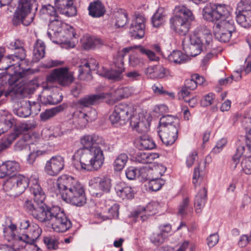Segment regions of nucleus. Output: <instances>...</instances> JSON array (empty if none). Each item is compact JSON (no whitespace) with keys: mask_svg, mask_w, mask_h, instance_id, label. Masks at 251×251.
<instances>
[{"mask_svg":"<svg viewBox=\"0 0 251 251\" xmlns=\"http://www.w3.org/2000/svg\"><path fill=\"white\" fill-rule=\"evenodd\" d=\"M251 12V0H241L238 3L236 12Z\"/></svg>","mask_w":251,"mask_h":251,"instance_id":"obj_58","label":"nucleus"},{"mask_svg":"<svg viewBox=\"0 0 251 251\" xmlns=\"http://www.w3.org/2000/svg\"><path fill=\"white\" fill-rule=\"evenodd\" d=\"M203 178V173L200 170V164L196 167L194 171L193 176V183L196 186L197 184H199L202 181Z\"/></svg>","mask_w":251,"mask_h":251,"instance_id":"obj_61","label":"nucleus"},{"mask_svg":"<svg viewBox=\"0 0 251 251\" xmlns=\"http://www.w3.org/2000/svg\"><path fill=\"white\" fill-rule=\"evenodd\" d=\"M130 125L132 127L139 133H145L149 130L150 122L143 115L139 118H131Z\"/></svg>","mask_w":251,"mask_h":251,"instance_id":"obj_26","label":"nucleus"},{"mask_svg":"<svg viewBox=\"0 0 251 251\" xmlns=\"http://www.w3.org/2000/svg\"><path fill=\"white\" fill-rule=\"evenodd\" d=\"M13 247L14 250H18L19 251H37L38 250V248L34 244V242H17L13 243Z\"/></svg>","mask_w":251,"mask_h":251,"instance_id":"obj_38","label":"nucleus"},{"mask_svg":"<svg viewBox=\"0 0 251 251\" xmlns=\"http://www.w3.org/2000/svg\"><path fill=\"white\" fill-rule=\"evenodd\" d=\"M235 14L238 24L245 28L251 26V12H235Z\"/></svg>","mask_w":251,"mask_h":251,"instance_id":"obj_32","label":"nucleus"},{"mask_svg":"<svg viewBox=\"0 0 251 251\" xmlns=\"http://www.w3.org/2000/svg\"><path fill=\"white\" fill-rule=\"evenodd\" d=\"M42 233V229L39 226L35 224L32 223L29 228L26 234L22 235L21 237H18L20 242L32 243L35 241L40 237Z\"/></svg>","mask_w":251,"mask_h":251,"instance_id":"obj_22","label":"nucleus"},{"mask_svg":"<svg viewBox=\"0 0 251 251\" xmlns=\"http://www.w3.org/2000/svg\"><path fill=\"white\" fill-rule=\"evenodd\" d=\"M165 14L162 9H158L152 18V23L153 26L158 27L161 25L164 22Z\"/></svg>","mask_w":251,"mask_h":251,"instance_id":"obj_46","label":"nucleus"},{"mask_svg":"<svg viewBox=\"0 0 251 251\" xmlns=\"http://www.w3.org/2000/svg\"><path fill=\"white\" fill-rule=\"evenodd\" d=\"M207 198V190L205 187L200 189L196 195L194 206L197 213H200L204 207Z\"/></svg>","mask_w":251,"mask_h":251,"instance_id":"obj_28","label":"nucleus"},{"mask_svg":"<svg viewBox=\"0 0 251 251\" xmlns=\"http://www.w3.org/2000/svg\"><path fill=\"white\" fill-rule=\"evenodd\" d=\"M46 153V151L33 149L30 151L27 157L26 161L27 163L30 165H33L38 157L42 156Z\"/></svg>","mask_w":251,"mask_h":251,"instance_id":"obj_54","label":"nucleus"},{"mask_svg":"<svg viewBox=\"0 0 251 251\" xmlns=\"http://www.w3.org/2000/svg\"><path fill=\"white\" fill-rule=\"evenodd\" d=\"M90 192L94 197H100L102 192H109L111 188V180L108 177H94L90 181Z\"/></svg>","mask_w":251,"mask_h":251,"instance_id":"obj_12","label":"nucleus"},{"mask_svg":"<svg viewBox=\"0 0 251 251\" xmlns=\"http://www.w3.org/2000/svg\"><path fill=\"white\" fill-rule=\"evenodd\" d=\"M40 13L44 15L45 18H47V16L50 17V18L51 19L58 17L55 7L50 4L43 6L40 10Z\"/></svg>","mask_w":251,"mask_h":251,"instance_id":"obj_45","label":"nucleus"},{"mask_svg":"<svg viewBox=\"0 0 251 251\" xmlns=\"http://www.w3.org/2000/svg\"><path fill=\"white\" fill-rule=\"evenodd\" d=\"M242 159L241 166L243 171L246 174H251V155L250 156H245L242 155L239 158V161Z\"/></svg>","mask_w":251,"mask_h":251,"instance_id":"obj_50","label":"nucleus"},{"mask_svg":"<svg viewBox=\"0 0 251 251\" xmlns=\"http://www.w3.org/2000/svg\"><path fill=\"white\" fill-rule=\"evenodd\" d=\"M63 110V107L62 105L58 106L52 109L46 110L44 112L41 113L40 118L42 121H46Z\"/></svg>","mask_w":251,"mask_h":251,"instance_id":"obj_44","label":"nucleus"},{"mask_svg":"<svg viewBox=\"0 0 251 251\" xmlns=\"http://www.w3.org/2000/svg\"><path fill=\"white\" fill-rule=\"evenodd\" d=\"M116 67H117V69H112L111 70H108L105 68H102L101 71L100 72V75L114 81L120 80L123 78L122 73L125 71L123 61L122 60L121 63L119 66H117V65H116Z\"/></svg>","mask_w":251,"mask_h":251,"instance_id":"obj_24","label":"nucleus"},{"mask_svg":"<svg viewBox=\"0 0 251 251\" xmlns=\"http://www.w3.org/2000/svg\"><path fill=\"white\" fill-rule=\"evenodd\" d=\"M166 69L161 65L150 66L146 70V74L152 78H162L166 76Z\"/></svg>","mask_w":251,"mask_h":251,"instance_id":"obj_31","label":"nucleus"},{"mask_svg":"<svg viewBox=\"0 0 251 251\" xmlns=\"http://www.w3.org/2000/svg\"><path fill=\"white\" fill-rule=\"evenodd\" d=\"M88 9L89 15L94 18L100 17L105 12L103 4L99 0L91 2Z\"/></svg>","mask_w":251,"mask_h":251,"instance_id":"obj_27","label":"nucleus"},{"mask_svg":"<svg viewBox=\"0 0 251 251\" xmlns=\"http://www.w3.org/2000/svg\"><path fill=\"white\" fill-rule=\"evenodd\" d=\"M134 108L132 104L121 103L115 106L114 111L110 116L112 124L120 121L126 122L134 115Z\"/></svg>","mask_w":251,"mask_h":251,"instance_id":"obj_11","label":"nucleus"},{"mask_svg":"<svg viewBox=\"0 0 251 251\" xmlns=\"http://www.w3.org/2000/svg\"><path fill=\"white\" fill-rule=\"evenodd\" d=\"M41 223L57 232H64L72 227L71 222L58 206L49 208Z\"/></svg>","mask_w":251,"mask_h":251,"instance_id":"obj_5","label":"nucleus"},{"mask_svg":"<svg viewBox=\"0 0 251 251\" xmlns=\"http://www.w3.org/2000/svg\"><path fill=\"white\" fill-rule=\"evenodd\" d=\"M215 10H214V3H209L203 8L202 17L203 18L207 21L214 22L217 21V18L215 15Z\"/></svg>","mask_w":251,"mask_h":251,"instance_id":"obj_36","label":"nucleus"},{"mask_svg":"<svg viewBox=\"0 0 251 251\" xmlns=\"http://www.w3.org/2000/svg\"><path fill=\"white\" fill-rule=\"evenodd\" d=\"M11 176L20 193L22 194L29 185V180L25 176L20 174H14Z\"/></svg>","mask_w":251,"mask_h":251,"instance_id":"obj_34","label":"nucleus"},{"mask_svg":"<svg viewBox=\"0 0 251 251\" xmlns=\"http://www.w3.org/2000/svg\"><path fill=\"white\" fill-rule=\"evenodd\" d=\"M98 63L95 59L91 58L86 62L83 65L79 66V74L81 75L84 73V71L88 72L91 70H95L97 69Z\"/></svg>","mask_w":251,"mask_h":251,"instance_id":"obj_47","label":"nucleus"},{"mask_svg":"<svg viewBox=\"0 0 251 251\" xmlns=\"http://www.w3.org/2000/svg\"><path fill=\"white\" fill-rule=\"evenodd\" d=\"M246 145L239 146L236 151V153L233 156L232 160L235 164V167L239 163V158L242 155L245 156H251V128L247 132L246 134Z\"/></svg>","mask_w":251,"mask_h":251,"instance_id":"obj_19","label":"nucleus"},{"mask_svg":"<svg viewBox=\"0 0 251 251\" xmlns=\"http://www.w3.org/2000/svg\"><path fill=\"white\" fill-rule=\"evenodd\" d=\"M35 203L34 204L31 200H26L24 206L34 218L41 222L49 208L45 203Z\"/></svg>","mask_w":251,"mask_h":251,"instance_id":"obj_13","label":"nucleus"},{"mask_svg":"<svg viewBox=\"0 0 251 251\" xmlns=\"http://www.w3.org/2000/svg\"><path fill=\"white\" fill-rule=\"evenodd\" d=\"M152 89L153 92L157 94H166L169 96L170 97L174 98V93H169L164 91L163 87L159 84H154L152 87Z\"/></svg>","mask_w":251,"mask_h":251,"instance_id":"obj_64","label":"nucleus"},{"mask_svg":"<svg viewBox=\"0 0 251 251\" xmlns=\"http://www.w3.org/2000/svg\"><path fill=\"white\" fill-rule=\"evenodd\" d=\"M64 167V158L60 155H56L47 161L44 170L48 175L54 176L58 175Z\"/></svg>","mask_w":251,"mask_h":251,"instance_id":"obj_14","label":"nucleus"},{"mask_svg":"<svg viewBox=\"0 0 251 251\" xmlns=\"http://www.w3.org/2000/svg\"><path fill=\"white\" fill-rule=\"evenodd\" d=\"M115 93L120 98H125L129 97L132 94V90L128 87H120L116 90Z\"/></svg>","mask_w":251,"mask_h":251,"instance_id":"obj_62","label":"nucleus"},{"mask_svg":"<svg viewBox=\"0 0 251 251\" xmlns=\"http://www.w3.org/2000/svg\"><path fill=\"white\" fill-rule=\"evenodd\" d=\"M63 30L64 32L63 33L64 36L61 35L59 40L56 42L66 45L71 44L70 40L75 38L76 33L74 28L71 25L67 24Z\"/></svg>","mask_w":251,"mask_h":251,"instance_id":"obj_33","label":"nucleus"},{"mask_svg":"<svg viewBox=\"0 0 251 251\" xmlns=\"http://www.w3.org/2000/svg\"><path fill=\"white\" fill-rule=\"evenodd\" d=\"M140 150H151L155 148V144L153 140L148 136H143L139 141Z\"/></svg>","mask_w":251,"mask_h":251,"instance_id":"obj_41","label":"nucleus"},{"mask_svg":"<svg viewBox=\"0 0 251 251\" xmlns=\"http://www.w3.org/2000/svg\"><path fill=\"white\" fill-rule=\"evenodd\" d=\"M29 128L30 126L27 124H23L19 126L18 130L20 132H23L24 135L15 144V150L16 151H21L28 148H30L28 145L31 135L29 134L25 133V132L27 131Z\"/></svg>","mask_w":251,"mask_h":251,"instance_id":"obj_25","label":"nucleus"},{"mask_svg":"<svg viewBox=\"0 0 251 251\" xmlns=\"http://www.w3.org/2000/svg\"><path fill=\"white\" fill-rule=\"evenodd\" d=\"M82 42L83 46L86 50L94 49L102 44L100 39L90 36L84 37Z\"/></svg>","mask_w":251,"mask_h":251,"instance_id":"obj_37","label":"nucleus"},{"mask_svg":"<svg viewBox=\"0 0 251 251\" xmlns=\"http://www.w3.org/2000/svg\"><path fill=\"white\" fill-rule=\"evenodd\" d=\"M235 31L234 22L230 17L220 20L213 26L214 36L221 42L229 41L232 33Z\"/></svg>","mask_w":251,"mask_h":251,"instance_id":"obj_8","label":"nucleus"},{"mask_svg":"<svg viewBox=\"0 0 251 251\" xmlns=\"http://www.w3.org/2000/svg\"><path fill=\"white\" fill-rule=\"evenodd\" d=\"M31 0H19L12 19L13 24L15 25L21 24L25 26L29 25L34 19V14L31 13Z\"/></svg>","mask_w":251,"mask_h":251,"instance_id":"obj_6","label":"nucleus"},{"mask_svg":"<svg viewBox=\"0 0 251 251\" xmlns=\"http://www.w3.org/2000/svg\"><path fill=\"white\" fill-rule=\"evenodd\" d=\"M166 168L159 165L154 167V169H146L141 171L142 177L146 180H149V188L152 191L159 190L165 183V181L159 177L166 171Z\"/></svg>","mask_w":251,"mask_h":251,"instance_id":"obj_7","label":"nucleus"},{"mask_svg":"<svg viewBox=\"0 0 251 251\" xmlns=\"http://www.w3.org/2000/svg\"><path fill=\"white\" fill-rule=\"evenodd\" d=\"M116 22L115 26L116 28L123 27L127 23V14L125 12H117L115 15Z\"/></svg>","mask_w":251,"mask_h":251,"instance_id":"obj_52","label":"nucleus"},{"mask_svg":"<svg viewBox=\"0 0 251 251\" xmlns=\"http://www.w3.org/2000/svg\"><path fill=\"white\" fill-rule=\"evenodd\" d=\"M3 189L7 192H11L12 195H19L21 194L12 176H10L5 182L3 184Z\"/></svg>","mask_w":251,"mask_h":251,"instance_id":"obj_43","label":"nucleus"},{"mask_svg":"<svg viewBox=\"0 0 251 251\" xmlns=\"http://www.w3.org/2000/svg\"><path fill=\"white\" fill-rule=\"evenodd\" d=\"M29 191L33 196L35 202L44 203L46 195L39 184L38 179L31 176L29 180Z\"/></svg>","mask_w":251,"mask_h":251,"instance_id":"obj_17","label":"nucleus"},{"mask_svg":"<svg viewBox=\"0 0 251 251\" xmlns=\"http://www.w3.org/2000/svg\"><path fill=\"white\" fill-rule=\"evenodd\" d=\"M149 169V168L145 167L141 169L140 170H139L133 167H128L126 170V176L128 179H135L139 175L142 176L141 171L143 169Z\"/></svg>","mask_w":251,"mask_h":251,"instance_id":"obj_55","label":"nucleus"},{"mask_svg":"<svg viewBox=\"0 0 251 251\" xmlns=\"http://www.w3.org/2000/svg\"><path fill=\"white\" fill-rule=\"evenodd\" d=\"M46 46L44 43L38 39L35 42L33 49V59L38 61L45 56Z\"/></svg>","mask_w":251,"mask_h":251,"instance_id":"obj_35","label":"nucleus"},{"mask_svg":"<svg viewBox=\"0 0 251 251\" xmlns=\"http://www.w3.org/2000/svg\"><path fill=\"white\" fill-rule=\"evenodd\" d=\"M44 242L49 249L55 250L58 247L57 241L50 237H44Z\"/></svg>","mask_w":251,"mask_h":251,"instance_id":"obj_63","label":"nucleus"},{"mask_svg":"<svg viewBox=\"0 0 251 251\" xmlns=\"http://www.w3.org/2000/svg\"><path fill=\"white\" fill-rule=\"evenodd\" d=\"M8 48L11 50H18V52L15 53V54L7 55L3 60L4 63H10L5 66H0V68H6L11 65V61H16L18 66L16 68V72L20 74L19 71L21 69V66H26L27 62L25 59V50L23 48V43L19 40H13L10 42L8 45Z\"/></svg>","mask_w":251,"mask_h":251,"instance_id":"obj_9","label":"nucleus"},{"mask_svg":"<svg viewBox=\"0 0 251 251\" xmlns=\"http://www.w3.org/2000/svg\"><path fill=\"white\" fill-rule=\"evenodd\" d=\"M9 176H12L14 173L17 172L20 170V166L19 163L15 161H7L4 162Z\"/></svg>","mask_w":251,"mask_h":251,"instance_id":"obj_53","label":"nucleus"},{"mask_svg":"<svg viewBox=\"0 0 251 251\" xmlns=\"http://www.w3.org/2000/svg\"><path fill=\"white\" fill-rule=\"evenodd\" d=\"M111 96L110 93H101L87 95L79 99L75 103L76 110L73 114L72 121L74 125L77 128L82 129L85 127L89 121L88 116L80 109L97 104L103 99Z\"/></svg>","mask_w":251,"mask_h":251,"instance_id":"obj_4","label":"nucleus"},{"mask_svg":"<svg viewBox=\"0 0 251 251\" xmlns=\"http://www.w3.org/2000/svg\"><path fill=\"white\" fill-rule=\"evenodd\" d=\"M159 137L162 142L166 146L173 144L177 137V129L176 126H161L159 131Z\"/></svg>","mask_w":251,"mask_h":251,"instance_id":"obj_16","label":"nucleus"},{"mask_svg":"<svg viewBox=\"0 0 251 251\" xmlns=\"http://www.w3.org/2000/svg\"><path fill=\"white\" fill-rule=\"evenodd\" d=\"M39 84L36 80H31L20 88L19 92L21 93H31L38 87Z\"/></svg>","mask_w":251,"mask_h":251,"instance_id":"obj_48","label":"nucleus"},{"mask_svg":"<svg viewBox=\"0 0 251 251\" xmlns=\"http://www.w3.org/2000/svg\"><path fill=\"white\" fill-rule=\"evenodd\" d=\"M212 42L211 30L205 25H200L183 39L182 45L188 56H196L201 52L203 46H208Z\"/></svg>","mask_w":251,"mask_h":251,"instance_id":"obj_3","label":"nucleus"},{"mask_svg":"<svg viewBox=\"0 0 251 251\" xmlns=\"http://www.w3.org/2000/svg\"><path fill=\"white\" fill-rule=\"evenodd\" d=\"M29 191L33 196L35 202L44 203L46 195L39 184L38 179L31 176L29 180Z\"/></svg>","mask_w":251,"mask_h":251,"instance_id":"obj_18","label":"nucleus"},{"mask_svg":"<svg viewBox=\"0 0 251 251\" xmlns=\"http://www.w3.org/2000/svg\"><path fill=\"white\" fill-rule=\"evenodd\" d=\"M178 121V119L171 115H167L162 117L160 119V127L161 126L169 127L171 126H175L174 124Z\"/></svg>","mask_w":251,"mask_h":251,"instance_id":"obj_49","label":"nucleus"},{"mask_svg":"<svg viewBox=\"0 0 251 251\" xmlns=\"http://www.w3.org/2000/svg\"><path fill=\"white\" fill-rule=\"evenodd\" d=\"M115 189L117 195L123 200L130 199L134 196L131 187L123 183L117 184Z\"/></svg>","mask_w":251,"mask_h":251,"instance_id":"obj_29","label":"nucleus"},{"mask_svg":"<svg viewBox=\"0 0 251 251\" xmlns=\"http://www.w3.org/2000/svg\"><path fill=\"white\" fill-rule=\"evenodd\" d=\"M15 133H12L6 137L0 144V153L8 149L16 139Z\"/></svg>","mask_w":251,"mask_h":251,"instance_id":"obj_56","label":"nucleus"},{"mask_svg":"<svg viewBox=\"0 0 251 251\" xmlns=\"http://www.w3.org/2000/svg\"><path fill=\"white\" fill-rule=\"evenodd\" d=\"M170 22L171 28L179 35L184 36L188 32L189 23L186 20L173 16Z\"/></svg>","mask_w":251,"mask_h":251,"instance_id":"obj_21","label":"nucleus"},{"mask_svg":"<svg viewBox=\"0 0 251 251\" xmlns=\"http://www.w3.org/2000/svg\"><path fill=\"white\" fill-rule=\"evenodd\" d=\"M214 7L215 10L217 21L228 17L229 12L225 4L214 3Z\"/></svg>","mask_w":251,"mask_h":251,"instance_id":"obj_42","label":"nucleus"},{"mask_svg":"<svg viewBox=\"0 0 251 251\" xmlns=\"http://www.w3.org/2000/svg\"><path fill=\"white\" fill-rule=\"evenodd\" d=\"M159 204L157 202H152L149 203L146 207H142V210L147 213L148 216L153 215L156 213L158 208Z\"/></svg>","mask_w":251,"mask_h":251,"instance_id":"obj_57","label":"nucleus"},{"mask_svg":"<svg viewBox=\"0 0 251 251\" xmlns=\"http://www.w3.org/2000/svg\"><path fill=\"white\" fill-rule=\"evenodd\" d=\"M145 19L144 17L136 16L130 24L129 33L134 39H141L145 35Z\"/></svg>","mask_w":251,"mask_h":251,"instance_id":"obj_15","label":"nucleus"},{"mask_svg":"<svg viewBox=\"0 0 251 251\" xmlns=\"http://www.w3.org/2000/svg\"><path fill=\"white\" fill-rule=\"evenodd\" d=\"M80 142L82 147L75 153L79 164L76 166L78 170L88 172L97 171L102 166L104 160L101 149L104 145L103 139L95 134L84 135L81 137Z\"/></svg>","mask_w":251,"mask_h":251,"instance_id":"obj_1","label":"nucleus"},{"mask_svg":"<svg viewBox=\"0 0 251 251\" xmlns=\"http://www.w3.org/2000/svg\"><path fill=\"white\" fill-rule=\"evenodd\" d=\"M128 157L126 154L121 153L115 159L113 163L114 169L116 171H121L126 166Z\"/></svg>","mask_w":251,"mask_h":251,"instance_id":"obj_40","label":"nucleus"},{"mask_svg":"<svg viewBox=\"0 0 251 251\" xmlns=\"http://www.w3.org/2000/svg\"><path fill=\"white\" fill-rule=\"evenodd\" d=\"M168 58L171 63L180 64L185 62L186 57L180 51L174 50L168 56Z\"/></svg>","mask_w":251,"mask_h":251,"instance_id":"obj_39","label":"nucleus"},{"mask_svg":"<svg viewBox=\"0 0 251 251\" xmlns=\"http://www.w3.org/2000/svg\"><path fill=\"white\" fill-rule=\"evenodd\" d=\"M175 15L174 17H177L182 20H186V22L193 21L195 19L192 11L183 5L176 6L175 9Z\"/></svg>","mask_w":251,"mask_h":251,"instance_id":"obj_30","label":"nucleus"},{"mask_svg":"<svg viewBox=\"0 0 251 251\" xmlns=\"http://www.w3.org/2000/svg\"><path fill=\"white\" fill-rule=\"evenodd\" d=\"M74 72L69 71L66 67L59 68L54 69L52 72L47 76L48 82L57 81L62 86H68L75 80Z\"/></svg>","mask_w":251,"mask_h":251,"instance_id":"obj_10","label":"nucleus"},{"mask_svg":"<svg viewBox=\"0 0 251 251\" xmlns=\"http://www.w3.org/2000/svg\"><path fill=\"white\" fill-rule=\"evenodd\" d=\"M167 236L163 235L159 232L152 233L150 239L151 242L155 246H159L164 242Z\"/></svg>","mask_w":251,"mask_h":251,"instance_id":"obj_60","label":"nucleus"},{"mask_svg":"<svg viewBox=\"0 0 251 251\" xmlns=\"http://www.w3.org/2000/svg\"><path fill=\"white\" fill-rule=\"evenodd\" d=\"M17 228L16 226L14 224H11L7 227L4 228L3 232L4 233L5 236H8L9 235L11 237V239H14V243H17L19 242V239L17 238L19 236H16L14 232Z\"/></svg>","mask_w":251,"mask_h":251,"instance_id":"obj_51","label":"nucleus"},{"mask_svg":"<svg viewBox=\"0 0 251 251\" xmlns=\"http://www.w3.org/2000/svg\"><path fill=\"white\" fill-rule=\"evenodd\" d=\"M56 184L62 199L66 202L77 206H81L86 203L84 187L76 178L67 175H62L58 178Z\"/></svg>","mask_w":251,"mask_h":251,"instance_id":"obj_2","label":"nucleus"},{"mask_svg":"<svg viewBox=\"0 0 251 251\" xmlns=\"http://www.w3.org/2000/svg\"><path fill=\"white\" fill-rule=\"evenodd\" d=\"M49 21L48 35L49 36L53 35L58 39L61 37V35L64 36L62 31L67 24L59 20L58 17L54 19L49 18Z\"/></svg>","mask_w":251,"mask_h":251,"instance_id":"obj_23","label":"nucleus"},{"mask_svg":"<svg viewBox=\"0 0 251 251\" xmlns=\"http://www.w3.org/2000/svg\"><path fill=\"white\" fill-rule=\"evenodd\" d=\"M54 4L58 10L66 16L72 17L76 14V8L73 0H54Z\"/></svg>","mask_w":251,"mask_h":251,"instance_id":"obj_20","label":"nucleus"},{"mask_svg":"<svg viewBox=\"0 0 251 251\" xmlns=\"http://www.w3.org/2000/svg\"><path fill=\"white\" fill-rule=\"evenodd\" d=\"M138 49L139 50L141 53L147 55L150 61H157L159 60V57L157 56L153 51L146 49L142 46H139Z\"/></svg>","mask_w":251,"mask_h":251,"instance_id":"obj_59","label":"nucleus"}]
</instances>
